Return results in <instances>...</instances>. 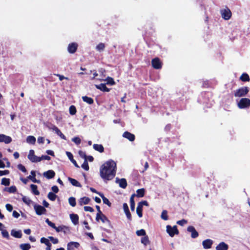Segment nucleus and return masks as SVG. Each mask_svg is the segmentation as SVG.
I'll use <instances>...</instances> for the list:
<instances>
[{
  "label": "nucleus",
  "instance_id": "49",
  "mask_svg": "<svg viewBox=\"0 0 250 250\" xmlns=\"http://www.w3.org/2000/svg\"><path fill=\"white\" fill-rule=\"evenodd\" d=\"M136 233L138 236H145L146 235V231L144 229H141L140 230H137Z\"/></svg>",
  "mask_w": 250,
  "mask_h": 250
},
{
  "label": "nucleus",
  "instance_id": "8",
  "mask_svg": "<svg viewBox=\"0 0 250 250\" xmlns=\"http://www.w3.org/2000/svg\"><path fill=\"white\" fill-rule=\"evenodd\" d=\"M152 67L156 69H161L162 67V63L159 58H155L151 61Z\"/></svg>",
  "mask_w": 250,
  "mask_h": 250
},
{
  "label": "nucleus",
  "instance_id": "47",
  "mask_svg": "<svg viewBox=\"0 0 250 250\" xmlns=\"http://www.w3.org/2000/svg\"><path fill=\"white\" fill-rule=\"evenodd\" d=\"M106 84H110V85H114L115 84V82L114 79L111 77H108L106 79Z\"/></svg>",
  "mask_w": 250,
  "mask_h": 250
},
{
  "label": "nucleus",
  "instance_id": "41",
  "mask_svg": "<svg viewBox=\"0 0 250 250\" xmlns=\"http://www.w3.org/2000/svg\"><path fill=\"white\" fill-rule=\"evenodd\" d=\"M47 197L49 200L54 201L56 200L57 195L52 192H49L48 194Z\"/></svg>",
  "mask_w": 250,
  "mask_h": 250
},
{
  "label": "nucleus",
  "instance_id": "7",
  "mask_svg": "<svg viewBox=\"0 0 250 250\" xmlns=\"http://www.w3.org/2000/svg\"><path fill=\"white\" fill-rule=\"evenodd\" d=\"M40 158V157H38L35 155V152L33 150L31 149L29 151L28 158L30 161L33 163L39 162L41 161Z\"/></svg>",
  "mask_w": 250,
  "mask_h": 250
},
{
  "label": "nucleus",
  "instance_id": "4",
  "mask_svg": "<svg viewBox=\"0 0 250 250\" xmlns=\"http://www.w3.org/2000/svg\"><path fill=\"white\" fill-rule=\"evenodd\" d=\"M166 231L170 237H173L175 234H178L179 232L176 226L171 227L170 225H167L166 227Z\"/></svg>",
  "mask_w": 250,
  "mask_h": 250
},
{
  "label": "nucleus",
  "instance_id": "38",
  "mask_svg": "<svg viewBox=\"0 0 250 250\" xmlns=\"http://www.w3.org/2000/svg\"><path fill=\"white\" fill-rule=\"evenodd\" d=\"M10 180L9 178H3L1 179V184L5 186H8L10 185Z\"/></svg>",
  "mask_w": 250,
  "mask_h": 250
},
{
  "label": "nucleus",
  "instance_id": "37",
  "mask_svg": "<svg viewBox=\"0 0 250 250\" xmlns=\"http://www.w3.org/2000/svg\"><path fill=\"white\" fill-rule=\"evenodd\" d=\"M141 243L145 246H146V245L150 243V241L147 235H146L141 238Z\"/></svg>",
  "mask_w": 250,
  "mask_h": 250
},
{
  "label": "nucleus",
  "instance_id": "57",
  "mask_svg": "<svg viewBox=\"0 0 250 250\" xmlns=\"http://www.w3.org/2000/svg\"><path fill=\"white\" fill-rule=\"evenodd\" d=\"M72 141H73L76 144L79 145L81 144V140L79 137H76L72 139Z\"/></svg>",
  "mask_w": 250,
  "mask_h": 250
},
{
  "label": "nucleus",
  "instance_id": "43",
  "mask_svg": "<svg viewBox=\"0 0 250 250\" xmlns=\"http://www.w3.org/2000/svg\"><path fill=\"white\" fill-rule=\"evenodd\" d=\"M20 247L22 250H29L31 248V246L28 243L22 244L20 245Z\"/></svg>",
  "mask_w": 250,
  "mask_h": 250
},
{
  "label": "nucleus",
  "instance_id": "30",
  "mask_svg": "<svg viewBox=\"0 0 250 250\" xmlns=\"http://www.w3.org/2000/svg\"><path fill=\"white\" fill-rule=\"evenodd\" d=\"M3 190L7 191L9 193H14L17 191V188L15 186H12L9 188H5Z\"/></svg>",
  "mask_w": 250,
  "mask_h": 250
},
{
  "label": "nucleus",
  "instance_id": "31",
  "mask_svg": "<svg viewBox=\"0 0 250 250\" xmlns=\"http://www.w3.org/2000/svg\"><path fill=\"white\" fill-rule=\"evenodd\" d=\"M30 188L32 190V192L33 194L36 195H39L40 194V192L38 190V187L36 185L31 184L30 185Z\"/></svg>",
  "mask_w": 250,
  "mask_h": 250
},
{
  "label": "nucleus",
  "instance_id": "48",
  "mask_svg": "<svg viewBox=\"0 0 250 250\" xmlns=\"http://www.w3.org/2000/svg\"><path fill=\"white\" fill-rule=\"evenodd\" d=\"M1 234L3 237L9 239L10 236L8 232L6 229L1 230Z\"/></svg>",
  "mask_w": 250,
  "mask_h": 250
},
{
  "label": "nucleus",
  "instance_id": "3",
  "mask_svg": "<svg viewBox=\"0 0 250 250\" xmlns=\"http://www.w3.org/2000/svg\"><path fill=\"white\" fill-rule=\"evenodd\" d=\"M237 105L240 109L248 108L250 106V99L247 98H241Z\"/></svg>",
  "mask_w": 250,
  "mask_h": 250
},
{
  "label": "nucleus",
  "instance_id": "40",
  "mask_svg": "<svg viewBox=\"0 0 250 250\" xmlns=\"http://www.w3.org/2000/svg\"><path fill=\"white\" fill-rule=\"evenodd\" d=\"M161 217L162 219L164 220H167L168 219V216L167 215V211L166 210H163L161 215Z\"/></svg>",
  "mask_w": 250,
  "mask_h": 250
},
{
  "label": "nucleus",
  "instance_id": "51",
  "mask_svg": "<svg viewBox=\"0 0 250 250\" xmlns=\"http://www.w3.org/2000/svg\"><path fill=\"white\" fill-rule=\"evenodd\" d=\"M55 133L59 136L61 138L66 140V137L65 135L61 131V130L58 128V130L55 132Z\"/></svg>",
  "mask_w": 250,
  "mask_h": 250
},
{
  "label": "nucleus",
  "instance_id": "55",
  "mask_svg": "<svg viewBox=\"0 0 250 250\" xmlns=\"http://www.w3.org/2000/svg\"><path fill=\"white\" fill-rule=\"evenodd\" d=\"M18 168L23 172L25 173L27 171L25 167L21 164H19L18 165Z\"/></svg>",
  "mask_w": 250,
  "mask_h": 250
},
{
  "label": "nucleus",
  "instance_id": "13",
  "mask_svg": "<svg viewBox=\"0 0 250 250\" xmlns=\"http://www.w3.org/2000/svg\"><path fill=\"white\" fill-rule=\"evenodd\" d=\"M116 182L118 183L120 187L123 188H125L127 186L126 180L125 178L119 179L116 178Z\"/></svg>",
  "mask_w": 250,
  "mask_h": 250
},
{
  "label": "nucleus",
  "instance_id": "42",
  "mask_svg": "<svg viewBox=\"0 0 250 250\" xmlns=\"http://www.w3.org/2000/svg\"><path fill=\"white\" fill-rule=\"evenodd\" d=\"M69 113L70 115H75L76 113V112H77L76 108L73 105H71L69 107Z\"/></svg>",
  "mask_w": 250,
  "mask_h": 250
},
{
  "label": "nucleus",
  "instance_id": "21",
  "mask_svg": "<svg viewBox=\"0 0 250 250\" xmlns=\"http://www.w3.org/2000/svg\"><path fill=\"white\" fill-rule=\"evenodd\" d=\"M123 136L127 139L130 141H133L135 139V135L128 131L125 132L123 133Z\"/></svg>",
  "mask_w": 250,
  "mask_h": 250
},
{
  "label": "nucleus",
  "instance_id": "1",
  "mask_svg": "<svg viewBox=\"0 0 250 250\" xmlns=\"http://www.w3.org/2000/svg\"><path fill=\"white\" fill-rule=\"evenodd\" d=\"M116 164L112 160L104 163L100 167V173L101 178L104 180H112L115 176Z\"/></svg>",
  "mask_w": 250,
  "mask_h": 250
},
{
  "label": "nucleus",
  "instance_id": "28",
  "mask_svg": "<svg viewBox=\"0 0 250 250\" xmlns=\"http://www.w3.org/2000/svg\"><path fill=\"white\" fill-rule=\"evenodd\" d=\"M68 180L73 186L79 188L82 187L81 184L76 179L68 177Z\"/></svg>",
  "mask_w": 250,
  "mask_h": 250
},
{
  "label": "nucleus",
  "instance_id": "15",
  "mask_svg": "<svg viewBox=\"0 0 250 250\" xmlns=\"http://www.w3.org/2000/svg\"><path fill=\"white\" fill-rule=\"evenodd\" d=\"M213 244V241L209 239L205 240L202 242L203 248L205 249H208L211 248Z\"/></svg>",
  "mask_w": 250,
  "mask_h": 250
},
{
  "label": "nucleus",
  "instance_id": "61",
  "mask_svg": "<svg viewBox=\"0 0 250 250\" xmlns=\"http://www.w3.org/2000/svg\"><path fill=\"white\" fill-rule=\"evenodd\" d=\"M55 75L57 76V77H59V79L60 80V81H62L64 79H65V80H69V78H67V77H64V76L63 75H61L60 74H55Z\"/></svg>",
  "mask_w": 250,
  "mask_h": 250
},
{
  "label": "nucleus",
  "instance_id": "17",
  "mask_svg": "<svg viewBox=\"0 0 250 250\" xmlns=\"http://www.w3.org/2000/svg\"><path fill=\"white\" fill-rule=\"evenodd\" d=\"M43 175L48 179H50L54 177L55 172L53 170H48L43 173Z\"/></svg>",
  "mask_w": 250,
  "mask_h": 250
},
{
  "label": "nucleus",
  "instance_id": "46",
  "mask_svg": "<svg viewBox=\"0 0 250 250\" xmlns=\"http://www.w3.org/2000/svg\"><path fill=\"white\" fill-rule=\"evenodd\" d=\"M105 45L104 43H100L96 46V49L98 51H101L104 49Z\"/></svg>",
  "mask_w": 250,
  "mask_h": 250
},
{
  "label": "nucleus",
  "instance_id": "12",
  "mask_svg": "<svg viewBox=\"0 0 250 250\" xmlns=\"http://www.w3.org/2000/svg\"><path fill=\"white\" fill-rule=\"evenodd\" d=\"M99 220H101L103 223L107 222L108 224V225H109V226L111 227V228H113L112 226H111L110 221L103 213H102V214L100 215L98 219H97V216L96 217V220L97 221H99Z\"/></svg>",
  "mask_w": 250,
  "mask_h": 250
},
{
  "label": "nucleus",
  "instance_id": "59",
  "mask_svg": "<svg viewBox=\"0 0 250 250\" xmlns=\"http://www.w3.org/2000/svg\"><path fill=\"white\" fill-rule=\"evenodd\" d=\"M96 208L97 210V215H96V216H97V219H98L99 217V216L100 214H102V212L101 211V210H100V206H98V205H96Z\"/></svg>",
  "mask_w": 250,
  "mask_h": 250
},
{
  "label": "nucleus",
  "instance_id": "33",
  "mask_svg": "<svg viewBox=\"0 0 250 250\" xmlns=\"http://www.w3.org/2000/svg\"><path fill=\"white\" fill-rule=\"evenodd\" d=\"M45 126L49 129L52 130L55 132H56L58 129V128L56 125L51 123H48L46 124Z\"/></svg>",
  "mask_w": 250,
  "mask_h": 250
},
{
  "label": "nucleus",
  "instance_id": "24",
  "mask_svg": "<svg viewBox=\"0 0 250 250\" xmlns=\"http://www.w3.org/2000/svg\"><path fill=\"white\" fill-rule=\"evenodd\" d=\"M66 154L70 161L74 165V166L78 168H79V166L77 164L76 161L74 159L73 154L68 151L66 152Z\"/></svg>",
  "mask_w": 250,
  "mask_h": 250
},
{
  "label": "nucleus",
  "instance_id": "19",
  "mask_svg": "<svg viewBox=\"0 0 250 250\" xmlns=\"http://www.w3.org/2000/svg\"><path fill=\"white\" fill-rule=\"evenodd\" d=\"M229 245L224 242L220 243L216 247V250H228Z\"/></svg>",
  "mask_w": 250,
  "mask_h": 250
},
{
  "label": "nucleus",
  "instance_id": "5",
  "mask_svg": "<svg viewBox=\"0 0 250 250\" xmlns=\"http://www.w3.org/2000/svg\"><path fill=\"white\" fill-rule=\"evenodd\" d=\"M144 205L148 206V202L146 201H142L138 204L137 207L136 213L140 218L143 216V207Z\"/></svg>",
  "mask_w": 250,
  "mask_h": 250
},
{
  "label": "nucleus",
  "instance_id": "25",
  "mask_svg": "<svg viewBox=\"0 0 250 250\" xmlns=\"http://www.w3.org/2000/svg\"><path fill=\"white\" fill-rule=\"evenodd\" d=\"M70 218L72 222L75 225H76L79 223V216L77 214H71L70 215Z\"/></svg>",
  "mask_w": 250,
  "mask_h": 250
},
{
  "label": "nucleus",
  "instance_id": "45",
  "mask_svg": "<svg viewBox=\"0 0 250 250\" xmlns=\"http://www.w3.org/2000/svg\"><path fill=\"white\" fill-rule=\"evenodd\" d=\"M22 201L27 205H30L32 202V200H30L28 197L26 196H23L22 198Z\"/></svg>",
  "mask_w": 250,
  "mask_h": 250
},
{
  "label": "nucleus",
  "instance_id": "2",
  "mask_svg": "<svg viewBox=\"0 0 250 250\" xmlns=\"http://www.w3.org/2000/svg\"><path fill=\"white\" fill-rule=\"evenodd\" d=\"M250 91V88L248 86H243L234 92V96L235 97H242L246 96Z\"/></svg>",
  "mask_w": 250,
  "mask_h": 250
},
{
  "label": "nucleus",
  "instance_id": "9",
  "mask_svg": "<svg viewBox=\"0 0 250 250\" xmlns=\"http://www.w3.org/2000/svg\"><path fill=\"white\" fill-rule=\"evenodd\" d=\"M34 208L36 211V214L38 215H41L42 214H45L46 211V209L44 207L39 205H35L34 206Z\"/></svg>",
  "mask_w": 250,
  "mask_h": 250
},
{
  "label": "nucleus",
  "instance_id": "29",
  "mask_svg": "<svg viewBox=\"0 0 250 250\" xmlns=\"http://www.w3.org/2000/svg\"><path fill=\"white\" fill-rule=\"evenodd\" d=\"M240 80L243 82L250 81V78L247 73H243L240 77Z\"/></svg>",
  "mask_w": 250,
  "mask_h": 250
},
{
  "label": "nucleus",
  "instance_id": "44",
  "mask_svg": "<svg viewBox=\"0 0 250 250\" xmlns=\"http://www.w3.org/2000/svg\"><path fill=\"white\" fill-rule=\"evenodd\" d=\"M62 231L64 234H69L71 232L69 227L64 225H62Z\"/></svg>",
  "mask_w": 250,
  "mask_h": 250
},
{
  "label": "nucleus",
  "instance_id": "54",
  "mask_svg": "<svg viewBox=\"0 0 250 250\" xmlns=\"http://www.w3.org/2000/svg\"><path fill=\"white\" fill-rule=\"evenodd\" d=\"M45 222L50 227L53 228L54 229L56 228L55 224L49 221V219L47 218L45 220Z\"/></svg>",
  "mask_w": 250,
  "mask_h": 250
},
{
  "label": "nucleus",
  "instance_id": "56",
  "mask_svg": "<svg viewBox=\"0 0 250 250\" xmlns=\"http://www.w3.org/2000/svg\"><path fill=\"white\" fill-rule=\"evenodd\" d=\"M188 223V221L185 219H182L181 220H179L177 222V224L180 226H184L185 224H186Z\"/></svg>",
  "mask_w": 250,
  "mask_h": 250
},
{
  "label": "nucleus",
  "instance_id": "6",
  "mask_svg": "<svg viewBox=\"0 0 250 250\" xmlns=\"http://www.w3.org/2000/svg\"><path fill=\"white\" fill-rule=\"evenodd\" d=\"M220 13L223 19L225 20H229L232 15L230 10L227 7L226 8L221 10Z\"/></svg>",
  "mask_w": 250,
  "mask_h": 250
},
{
  "label": "nucleus",
  "instance_id": "32",
  "mask_svg": "<svg viewBox=\"0 0 250 250\" xmlns=\"http://www.w3.org/2000/svg\"><path fill=\"white\" fill-rule=\"evenodd\" d=\"M99 196L102 198L103 203L104 204L107 205L109 207L111 206V203L109 201V200L104 196L103 193L99 194Z\"/></svg>",
  "mask_w": 250,
  "mask_h": 250
},
{
  "label": "nucleus",
  "instance_id": "50",
  "mask_svg": "<svg viewBox=\"0 0 250 250\" xmlns=\"http://www.w3.org/2000/svg\"><path fill=\"white\" fill-rule=\"evenodd\" d=\"M82 167L86 171L89 170V167L87 160H84V162L82 165Z\"/></svg>",
  "mask_w": 250,
  "mask_h": 250
},
{
  "label": "nucleus",
  "instance_id": "64",
  "mask_svg": "<svg viewBox=\"0 0 250 250\" xmlns=\"http://www.w3.org/2000/svg\"><path fill=\"white\" fill-rule=\"evenodd\" d=\"M40 159H41V161L42 160H50L51 158L48 155H42L40 157Z\"/></svg>",
  "mask_w": 250,
  "mask_h": 250
},
{
  "label": "nucleus",
  "instance_id": "39",
  "mask_svg": "<svg viewBox=\"0 0 250 250\" xmlns=\"http://www.w3.org/2000/svg\"><path fill=\"white\" fill-rule=\"evenodd\" d=\"M68 203L69 205L73 207L76 206V202L75 198L73 197H70V198H69Z\"/></svg>",
  "mask_w": 250,
  "mask_h": 250
},
{
  "label": "nucleus",
  "instance_id": "53",
  "mask_svg": "<svg viewBox=\"0 0 250 250\" xmlns=\"http://www.w3.org/2000/svg\"><path fill=\"white\" fill-rule=\"evenodd\" d=\"M40 241L42 243L44 244L46 246L50 243L49 240L45 237L41 238Z\"/></svg>",
  "mask_w": 250,
  "mask_h": 250
},
{
  "label": "nucleus",
  "instance_id": "20",
  "mask_svg": "<svg viewBox=\"0 0 250 250\" xmlns=\"http://www.w3.org/2000/svg\"><path fill=\"white\" fill-rule=\"evenodd\" d=\"M27 178L28 179L30 180L34 183H41V181L39 180H37L36 179V172L34 170H32L31 171V175L28 176Z\"/></svg>",
  "mask_w": 250,
  "mask_h": 250
},
{
  "label": "nucleus",
  "instance_id": "62",
  "mask_svg": "<svg viewBox=\"0 0 250 250\" xmlns=\"http://www.w3.org/2000/svg\"><path fill=\"white\" fill-rule=\"evenodd\" d=\"M5 207L6 209L9 212H11L13 208V206L10 204H7L5 205Z\"/></svg>",
  "mask_w": 250,
  "mask_h": 250
},
{
  "label": "nucleus",
  "instance_id": "34",
  "mask_svg": "<svg viewBox=\"0 0 250 250\" xmlns=\"http://www.w3.org/2000/svg\"><path fill=\"white\" fill-rule=\"evenodd\" d=\"M82 99L84 102L87 103V104H93V103H94L93 99L91 97H89L86 96H83L82 97Z\"/></svg>",
  "mask_w": 250,
  "mask_h": 250
},
{
  "label": "nucleus",
  "instance_id": "27",
  "mask_svg": "<svg viewBox=\"0 0 250 250\" xmlns=\"http://www.w3.org/2000/svg\"><path fill=\"white\" fill-rule=\"evenodd\" d=\"M11 234L12 236L17 238H21L22 237V233L21 230L17 231L13 229L11 231Z\"/></svg>",
  "mask_w": 250,
  "mask_h": 250
},
{
  "label": "nucleus",
  "instance_id": "23",
  "mask_svg": "<svg viewBox=\"0 0 250 250\" xmlns=\"http://www.w3.org/2000/svg\"><path fill=\"white\" fill-rule=\"evenodd\" d=\"M95 86L98 89H100L104 92H109L110 91V89L106 87L105 83H101L98 85L96 84Z\"/></svg>",
  "mask_w": 250,
  "mask_h": 250
},
{
  "label": "nucleus",
  "instance_id": "10",
  "mask_svg": "<svg viewBox=\"0 0 250 250\" xmlns=\"http://www.w3.org/2000/svg\"><path fill=\"white\" fill-rule=\"evenodd\" d=\"M187 231L191 232V237L192 238H196L198 237L199 233L192 226H189L187 228Z\"/></svg>",
  "mask_w": 250,
  "mask_h": 250
},
{
  "label": "nucleus",
  "instance_id": "35",
  "mask_svg": "<svg viewBox=\"0 0 250 250\" xmlns=\"http://www.w3.org/2000/svg\"><path fill=\"white\" fill-rule=\"evenodd\" d=\"M137 196L138 197H143L145 195V189L144 188L138 189L136 191Z\"/></svg>",
  "mask_w": 250,
  "mask_h": 250
},
{
  "label": "nucleus",
  "instance_id": "18",
  "mask_svg": "<svg viewBox=\"0 0 250 250\" xmlns=\"http://www.w3.org/2000/svg\"><path fill=\"white\" fill-rule=\"evenodd\" d=\"M80 247V244L77 242H70L67 244V250H73L74 248H78Z\"/></svg>",
  "mask_w": 250,
  "mask_h": 250
},
{
  "label": "nucleus",
  "instance_id": "36",
  "mask_svg": "<svg viewBox=\"0 0 250 250\" xmlns=\"http://www.w3.org/2000/svg\"><path fill=\"white\" fill-rule=\"evenodd\" d=\"M26 142L29 144L34 145L36 142V138L33 136H29L26 138Z\"/></svg>",
  "mask_w": 250,
  "mask_h": 250
},
{
  "label": "nucleus",
  "instance_id": "22",
  "mask_svg": "<svg viewBox=\"0 0 250 250\" xmlns=\"http://www.w3.org/2000/svg\"><path fill=\"white\" fill-rule=\"evenodd\" d=\"M90 201V199L87 197H83L81 198L79 201L78 203L80 206H83V205H86L89 204Z\"/></svg>",
  "mask_w": 250,
  "mask_h": 250
},
{
  "label": "nucleus",
  "instance_id": "60",
  "mask_svg": "<svg viewBox=\"0 0 250 250\" xmlns=\"http://www.w3.org/2000/svg\"><path fill=\"white\" fill-rule=\"evenodd\" d=\"M84 211H89L90 212H92L94 211V209L89 206H85L83 208Z\"/></svg>",
  "mask_w": 250,
  "mask_h": 250
},
{
  "label": "nucleus",
  "instance_id": "14",
  "mask_svg": "<svg viewBox=\"0 0 250 250\" xmlns=\"http://www.w3.org/2000/svg\"><path fill=\"white\" fill-rule=\"evenodd\" d=\"M12 140L11 137L6 136L4 134H0V142H4L5 144H9L12 142Z\"/></svg>",
  "mask_w": 250,
  "mask_h": 250
},
{
  "label": "nucleus",
  "instance_id": "11",
  "mask_svg": "<svg viewBox=\"0 0 250 250\" xmlns=\"http://www.w3.org/2000/svg\"><path fill=\"white\" fill-rule=\"evenodd\" d=\"M78 45L77 43L72 42L69 43L68 46V51L71 54H73L76 52L77 50Z\"/></svg>",
  "mask_w": 250,
  "mask_h": 250
},
{
  "label": "nucleus",
  "instance_id": "63",
  "mask_svg": "<svg viewBox=\"0 0 250 250\" xmlns=\"http://www.w3.org/2000/svg\"><path fill=\"white\" fill-rule=\"evenodd\" d=\"M9 170H0V176L8 175L9 174Z\"/></svg>",
  "mask_w": 250,
  "mask_h": 250
},
{
  "label": "nucleus",
  "instance_id": "26",
  "mask_svg": "<svg viewBox=\"0 0 250 250\" xmlns=\"http://www.w3.org/2000/svg\"><path fill=\"white\" fill-rule=\"evenodd\" d=\"M93 148L95 150H96L100 153H102L104 151V147L102 145L94 144L93 146Z\"/></svg>",
  "mask_w": 250,
  "mask_h": 250
},
{
  "label": "nucleus",
  "instance_id": "52",
  "mask_svg": "<svg viewBox=\"0 0 250 250\" xmlns=\"http://www.w3.org/2000/svg\"><path fill=\"white\" fill-rule=\"evenodd\" d=\"M78 153L81 157L84 158V160H87V155L85 152L82 150H79Z\"/></svg>",
  "mask_w": 250,
  "mask_h": 250
},
{
  "label": "nucleus",
  "instance_id": "16",
  "mask_svg": "<svg viewBox=\"0 0 250 250\" xmlns=\"http://www.w3.org/2000/svg\"><path fill=\"white\" fill-rule=\"evenodd\" d=\"M123 208L127 219L128 220L131 221L132 220L131 214L129 211L128 205L126 203H125L123 204Z\"/></svg>",
  "mask_w": 250,
  "mask_h": 250
},
{
  "label": "nucleus",
  "instance_id": "58",
  "mask_svg": "<svg viewBox=\"0 0 250 250\" xmlns=\"http://www.w3.org/2000/svg\"><path fill=\"white\" fill-rule=\"evenodd\" d=\"M48 238L54 244H56L59 242L58 239L57 238H54L53 236H49Z\"/></svg>",
  "mask_w": 250,
  "mask_h": 250
}]
</instances>
